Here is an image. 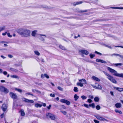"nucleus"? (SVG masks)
<instances>
[{
    "mask_svg": "<svg viewBox=\"0 0 123 123\" xmlns=\"http://www.w3.org/2000/svg\"><path fill=\"white\" fill-rule=\"evenodd\" d=\"M17 32L22 37H28L31 34L30 31L26 29H20L18 30Z\"/></svg>",
    "mask_w": 123,
    "mask_h": 123,
    "instance_id": "1",
    "label": "nucleus"
},
{
    "mask_svg": "<svg viewBox=\"0 0 123 123\" xmlns=\"http://www.w3.org/2000/svg\"><path fill=\"white\" fill-rule=\"evenodd\" d=\"M107 69L110 72L113 73V74L114 75L117 76L118 73H117L116 71L109 67H107Z\"/></svg>",
    "mask_w": 123,
    "mask_h": 123,
    "instance_id": "2",
    "label": "nucleus"
},
{
    "mask_svg": "<svg viewBox=\"0 0 123 123\" xmlns=\"http://www.w3.org/2000/svg\"><path fill=\"white\" fill-rule=\"evenodd\" d=\"M0 91L4 92L5 94H7L9 92L8 89L3 86H1L0 87Z\"/></svg>",
    "mask_w": 123,
    "mask_h": 123,
    "instance_id": "3",
    "label": "nucleus"
},
{
    "mask_svg": "<svg viewBox=\"0 0 123 123\" xmlns=\"http://www.w3.org/2000/svg\"><path fill=\"white\" fill-rule=\"evenodd\" d=\"M46 117L48 118H50L51 120H54L55 118L54 115L51 114L50 113H48L46 114Z\"/></svg>",
    "mask_w": 123,
    "mask_h": 123,
    "instance_id": "4",
    "label": "nucleus"
},
{
    "mask_svg": "<svg viewBox=\"0 0 123 123\" xmlns=\"http://www.w3.org/2000/svg\"><path fill=\"white\" fill-rule=\"evenodd\" d=\"M9 95L11 98L14 99H17L18 98V96L16 93H14L12 92H10L9 93Z\"/></svg>",
    "mask_w": 123,
    "mask_h": 123,
    "instance_id": "5",
    "label": "nucleus"
},
{
    "mask_svg": "<svg viewBox=\"0 0 123 123\" xmlns=\"http://www.w3.org/2000/svg\"><path fill=\"white\" fill-rule=\"evenodd\" d=\"M60 101L61 102L66 103L67 105H69L70 104V102L68 100L63 99H61L60 100Z\"/></svg>",
    "mask_w": 123,
    "mask_h": 123,
    "instance_id": "6",
    "label": "nucleus"
},
{
    "mask_svg": "<svg viewBox=\"0 0 123 123\" xmlns=\"http://www.w3.org/2000/svg\"><path fill=\"white\" fill-rule=\"evenodd\" d=\"M22 99L24 101L26 102L31 103H33L34 102V101L32 100H29L24 98H22Z\"/></svg>",
    "mask_w": 123,
    "mask_h": 123,
    "instance_id": "7",
    "label": "nucleus"
},
{
    "mask_svg": "<svg viewBox=\"0 0 123 123\" xmlns=\"http://www.w3.org/2000/svg\"><path fill=\"white\" fill-rule=\"evenodd\" d=\"M7 108V106L5 104H3L1 106V109L4 112L6 111Z\"/></svg>",
    "mask_w": 123,
    "mask_h": 123,
    "instance_id": "8",
    "label": "nucleus"
},
{
    "mask_svg": "<svg viewBox=\"0 0 123 123\" xmlns=\"http://www.w3.org/2000/svg\"><path fill=\"white\" fill-rule=\"evenodd\" d=\"M108 79L113 83L115 84H116L117 83V81L113 77L111 76Z\"/></svg>",
    "mask_w": 123,
    "mask_h": 123,
    "instance_id": "9",
    "label": "nucleus"
},
{
    "mask_svg": "<svg viewBox=\"0 0 123 123\" xmlns=\"http://www.w3.org/2000/svg\"><path fill=\"white\" fill-rule=\"evenodd\" d=\"M35 8H48V6L45 5H37L35 7Z\"/></svg>",
    "mask_w": 123,
    "mask_h": 123,
    "instance_id": "10",
    "label": "nucleus"
},
{
    "mask_svg": "<svg viewBox=\"0 0 123 123\" xmlns=\"http://www.w3.org/2000/svg\"><path fill=\"white\" fill-rule=\"evenodd\" d=\"M79 52L83 54L87 55L89 54V52L85 50L81 49L79 50Z\"/></svg>",
    "mask_w": 123,
    "mask_h": 123,
    "instance_id": "11",
    "label": "nucleus"
},
{
    "mask_svg": "<svg viewBox=\"0 0 123 123\" xmlns=\"http://www.w3.org/2000/svg\"><path fill=\"white\" fill-rule=\"evenodd\" d=\"M93 87L96 89L99 90H101L102 88V87L101 86L98 84H96V86H93Z\"/></svg>",
    "mask_w": 123,
    "mask_h": 123,
    "instance_id": "12",
    "label": "nucleus"
},
{
    "mask_svg": "<svg viewBox=\"0 0 123 123\" xmlns=\"http://www.w3.org/2000/svg\"><path fill=\"white\" fill-rule=\"evenodd\" d=\"M123 65V64L122 63H113L112 64V66H115L117 67H119L118 66H122Z\"/></svg>",
    "mask_w": 123,
    "mask_h": 123,
    "instance_id": "13",
    "label": "nucleus"
},
{
    "mask_svg": "<svg viewBox=\"0 0 123 123\" xmlns=\"http://www.w3.org/2000/svg\"><path fill=\"white\" fill-rule=\"evenodd\" d=\"M83 3V2L82 1L77 2H74L73 3V4L74 6H75L77 5L80 4H82Z\"/></svg>",
    "mask_w": 123,
    "mask_h": 123,
    "instance_id": "14",
    "label": "nucleus"
},
{
    "mask_svg": "<svg viewBox=\"0 0 123 123\" xmlns=\"http://www.w3.org/2000/svg\"><path fill=\"white\" fill-rule=\"evenodd\" d=\"M79 81L80 82H82L83 84H86V80L84 79H80L79 80Z\"/></svg>",
    "mask_w": 123,
    "mask_h": 123,
    "instance_id": "15",
    "label": "nucleus"
},
{
    "mask_svg": "<svg viewBox=\"0 0 123 123\" xmlns=\"http://www.w3.org/2000/svg\"><path fill=\"white\" fill-rule=\"evenodd\" d=\"M104 55L105 56H118V55H119V54H104Z\"/></svg>",
    "mask_w": 123,
    "mask_h": 123,
    "instance_id": "16",
    "label": "nucleus"
},
{
    "mask_svg": "<svg viewBox=\"0 0 123 123\" xmlns=\"http://www.w3.org/2000/svg\"><path fill=\"white\" fill-rule=\"evenodd\" d=\"M115 89H116L119 91L121 92L123 90V88H119L117 87H114Z\"/></svg>",
    "mask_w": 123,
    "mask_h": 123,
    "instance_id": "17",
    "label": "nucleus"
},
{
    "mask_svg": "<svg viewBox=\"0 0 123 123\" xmlns=\"http://www.w3.org/2000/svg\"><path fill=\"white\" fill-rule=\"evenodd\" d=\"M115 105L117 108H120L121 107V105L120 103H117L115 104Z\"/></svg>",
    "mask_w": 123,
    "mask_h": 123,
    "instance_id": "18",
    "label": "nucleus"
},
{
    "mask_svg": "<svg viewBox=\"0 0 123 123\" xmlns=\"http://www.w3.org/2000/svg\"><path fill=\"white\" fill-rule=\"evenodd\" d=\"M92 78L93 80L97 81H99L100 80L99 79L95 76H93L92 77Z\"/></svg>",
    "mask_w": 123,
    "mask_h": 123,
    "instance_id": "19",
    "label": "nucleus"
},
{
    "mask_svg": "<svg viewBox=\"0 0 123 123\" xmlns=\"http://www.w3.org/2000/svg\"><path fill=\"white\" fill-rule=\"evenodd\" d=\"M37 30H35L33 31L32 32V36L34 37L35 36L36 33L37 32Z\"/></svg>",
    "mask_w": 123,
    "mask_h": 123,
    "instance_id": "20",
    "label": "nucleus"
},
{
    "mask_svg": "<svg viewBox=\"0 0 123 123\" xmlns=\"http://www.w3.org/2000/svg\"><path fill=\"white\" fill-rule=\"evenodd\" d=\"M5 26H0V32L4 30L5 28Z\"/></svg>",
    "mask_w": 123,
    "mask_h": 123,
    "instance_id": "21",
    "label": "nucleus"
},
{
    "mask_svg": "<svg viewBox=\"0 0 123 123\" xmlns=\"http://www.w3.org/2000/svg\"><path fill=\"white\" fill-rule=\"evenodd\" d=\"M83 84L81 82H78L77 84V85L78 86H80V87H82L83 86Z\"/></svg>",
    "mask_w": 123,
    "mask_h": 123,
    "instance_id": "22",
    "label": "nucleus"
},
{
    "mask_svg": "<svg viewBox=\"0 0 123 123\" xmlns=\"http://www.w3.org/2000/svg\"><path fill=\"white\" fill-rule=\"evenodd\" d=\"M103 72L104 73V74L105 75H106L107 76V78L108 79L111 76V75L107 73L105 71H103Z\"/></svg>",
    "mask_w": 123,
    "mask_h": 123,
    "instance_id": "23",
    "label": "nucleus"
},
{
    "mask_svg": "<svg viewBox=\"0 0 123 123\" xmlns=\"http://www.w3.org/2000/svg\"><path fill=\"white\" fill-rule=\"evenodd\" d=\"M42 106V105L38 103L36 104L35 105V107L37 108H38V107H41Z\"/></svg>",
    "mask_w": 123,
    "mask_h": 123,
    "instance_id": "24",
    "label": "nucleus"
},
{
    "mask_svg": "<svg viewBox=\"0 0 123 123\" xmlns=\"http://www.w3.org/2000/svg\"><path fill=\"white\" fill-rule=\"evenodd\" d=\"M32 92H35V91L39 93L40 94L41 93V92L40 91H38L37 90L32 89Z\"/></svg>",
    "mask_w": 123,
    "mask_h": 123,
    "instance_id": "25",
    "label": "nucleus"
},
{
    "mask_svg": "<svg viewBox=\"0 0 123 123\" xmlns=\"http://www.w3.org/2000/svg\"><path fill=\"white\" fill-rule=\"evenodd\" d=\"M74 98L75 99V100L76 101L79 98V96L77 94H75L74 96Z\"/></svg>",
    "mask_w": 123,
    "mask_h": 123,
    "instance_id": "26",
    "label": "nucleus"
},
{
    "mask_svg": "<svg viewBox=\"0 0 123 123\" xmlns=\"http://www.w3.org/2000/svg\"><path fill=\"white\" fill-rule=\"evenodd\" d=\"M10 70L12 71H13V72H18V70L16 69H15L13 68H10Z\"/></svg>",
    "mask_w": 123,
    "mask_h": 123,
    "instance_id": "27",
    "label": "nucleus"
},
{
    "mask_svg": "<svg viewBox=\"0 0 123 123\" xmlns=\"http://www.w3.org/2000/svg\"><path fill=\"white\" fill-rule=\"evenodd\" d=\"M99 120H100V121H108V120H107V119L101 117H100V118H99Z\"/></svg>",
    "mask_w": 123,
    "mask_h": 123,
    "instance_id": "28",
    "label": "nucleus"
},
{
    "mask_svg": "<svg viewBox=\"0 0 123 123\" xmlns=\"http://www.w3.org/2000/svg\"><path fill=\"white\" fill-rule=\"evenodd\" d=\"M21 114V115L24 116L25 115V113L24 111L23 110H20Z\"/></svg>",
    "mask_w": 123,
    "mask_h": 123,
    "instance_id": "29",
    "label": "nucleus"
},
{
    "mask_svg": "<svg viewBox=\"0 0 123 123\" xmlns=\"http://www.w3.org/2000/svg\"><path fill=\"white\" fill-rule=\"evenodd\" d=\"M99 100V98L98 97H96L94 98V100L96 102H98Z\"/></svg>",
    "mask_w": 123,
    "mask_h": 123,
    "instance_id": "30",
    "label": "nucleus"
},
{
    "mask_svg": "<svg viewBox=\"0 0 123 123\" xmlns=\"http://www.w3.org/2000/svg\"><path fill=\"white\" fill-rule=\"evenodd\" d=\"M89 105L90 107H92L93 108H94L95 107V104L94 103L90 104Z\"/></svg>",
    "mask_w": 123,
    "mask_h": 123,
    "instance_id": "31",
    "label": "nucleus"
},
{
    "mask_svg": "<svg viewBox=\"0 0 123 123\" xmlns=\"http://www.w3.org/2000/svg\"><path fill=\"white\" fill-rule=\"evenodd\" d=\"M15 89L16 91H18V92L20 93H22V91L21 89H19L16 88H15Z\"/></svg>",
    "mask_w": 123,
    "mask_h": 123,
    "instance_id": "32",
    "label": "nucleus"
},
{
    "mask_svg": "<svg viewBox=\"0 0 123 123\" xmlns=\"http://www.w3.org/2000/svg\"><path fill=\"white\" fill-rule=\"evenodd\" d=\"M115 111L116 113H119L120 114H122V112L121 111H119L117 109H115Z\"/></svg>",
    "mask_w": 123,
    "mask_h": 123,
    "instance_id": "33",
    "label": "nucleus"
},
{
    "mask_svg": "<svg viewBox=\"0 0 123 123\" xmlns=\"http://www.w3.org/2000/svg\"><path fill=\"white\" fill-rule=\"evenodd\" d=\"M117 77L123 78V74H118V75H117Z\"/></svg>",
    "mask_w": 123,
    "mask_h": 123,
    "instance_id": "34",
    "label": "nucleus"
},
{
    "mask_svg": "<svg viewBox=\"0 0 123 123\" xmlns=\"http://www.w3.org/2000/svg\"><path fill=\"white\" fill-rule=\"evenodd\" d=\"M105 21V20L103 19H97L94 20L95 22L103 21Z\"/></svg>",
    "mask_w": 123,
    "mask_h": 123,
    "instance_id": "35",
    "label": "nucleus"
},
{
    "mask_svg": "<svg viewBox=\"0 0 123 123\" xmlns=\"http://www.w3.org/2000/svg\"><path fill=\"white\" fill-rule=\"evenodd\" d=\"M110 8L112 9H123V7H111Z\"/></svg>",
    "mask_w": 123,
    "mask_h": 123,
    "instance_id": "36",
    "label": "nucleus"
},
{
    "mask_svg": "<svg viewBox=\"0 0 123 123\" xmlns=\"http://www.w3.org/2000/svg\"><path fill=\"white\" fill-rule=\"evenodd\" d=\"M35 54L37 55H40V53L37 51H34Z\"/></svg>",
    "mask_w": 123,
    "mask_h": 123,
    "instance_id": "37",
    "label": "nucleus"
},
{
    "mask_svg": "<svg viewBox=\"0 0 123 123\" xmlns=\"http://www.w3.org/2000/svg\"><path fill=\"white\" fill-rule=\"evenodd\" d=\"M74 91L75 92H77L78 91V88L77 87H74Z\"/></svg>",
    "mask_w": 123,
    "mask_h": 123,
    "instance_id": "38",
    "label": "nucleus"
},
{
    "mask_svg": "<svg viewBox=\"0 0 123 123\" xmlns=\"http://www.w3.org/2000/svg\"><path fill=\"white\" fill-rule=\"evenodd\" d=\"M59 47L60 49H62V50H64L65 49V48L64 47L61 45H60Z\"/></svg>",
    "mask_w": 123,
    "mask_h": 123,
    "instance_id": "39",
    "label": "nucleus"
},
{
    "mask_svg": "<svg viewBox=\"0 0 123 123\" xmlns=\"http://www.w3.org/2000/svg\"><path fill=\"white\" fill-rule=\"evenodd\" d=\"M89 56H90L91 58L92 59L95 56V55L94 54H90L89 55Z\"/></svg>",
    "mask_w": 123,
    "mask_h": 123,
    "instance_id": "40",
    "label": "nucleus"
},
{
    "mask_svg": "<svg viewBox=\"0 0 123 123\" xmlns=\"http://www.w3.org/2000/svg\"><path fill=\"white\" fill-rule=\"evenodd\" d=\"M94 116L98 120H99V118H100V117H101V116L98 115H95Z\"/></svg>",
    "mask_w": 123,
    "mask_h": 123,
    "instance_id": "41",
    "label": "nucleus"
},
{
    "mask_svg": "<svg viewBox=\"0 0 123 123\" xmlns=\"http://www.w3.org/2000/svg\"><path fill=\"white\" fill-rule=\"evenodd\" d=\"M11 77L12 78H18V76L16 75H11Z\"/></svg>",
    "mask_w": 123,
    "mask_h": 123,
    "instance_id": "42",
    "label": "nucleus"
},
{
    "mask_svg": "<svg viewBox=\"0 0 123 123\" xmlns=\"http://www.w3.org/2000/svg\"><path fill=\"white\" fill-rule=\"evenodd\" d=\"M81 97L83 100L86 99L87 98V97L84 95L82 96Z\"/></svg>",
    "mask_w": 123,
    "mask_h": 123,
    "instance_id": "43",
    "label": "nucleus"
},
{
    "mask_svg": "<svg viewBox=\"0 0 123 123\" xmlns=\"http://www.w3.org/2000/svg\"><path fill=\"white\" fill-rule=\"evenodd\" d=\"M96 109L98 110L100 109V106L99 105H97L96 107Z\"/></svg>",
    "mask_w": 123,
    "mask_h": 123,
    "instance_id": "44",
    "label": "nucleus"
},
{
    "mask_svg": "<svg viewBox=\"0 0 123 123\" xmlns=\"http://www.w3.org/2000/svg\"><path fill=\"white\" fill-rule=\"evenodd\" d=\"M87 12V10H80L79 11V12Z\"/></svg>",
    "mask_w": 123,
    "mask_h": 123,
    "instance_id": "45",
    "label": "nucleus"
},
{
    "mask_svg": "<svg viewBox=\"0 0 123 123\" xmlns=\"http://www.w3.org/2000/svg\"><path fill=\"white\" fill-rule=\"evenodd\" d=\"M98 0H93L92 1L93 3H94L95 4H97V2Z\"/></svg>",
    "mask_w": 123,
    "mask_h": 123,
    "instance_id": "46",
    "label": "nucleus"
},
{
    "mask_svg": "<svg viewBox=\"0 0 123 123\" xmlns=\"http://www.w3.org/2000/svg\"><path fill=\"white\" fill-rule=\"evenodd\" d=\"M100 62H101L102 63H106V62L105 61L101 59Z\"/></svg>",
    "mask_w": 123,
    "mask_h": 123,
    "instance_id": "47",
    "label": "nucleus"
},
{
    "mask_svg": "<svg viewBox=\"0 0 123 123\" xmlns=\"http://www.w3.org/2000/svg\"><path fill=\"white\" fill-rule=\"evenodd\" d=\"M95 53L100 55H101L102 54L100 53L99 52L96 51H95Z\"/></svg>",
    "mask_w": 123,
    "mask_h": 123,
    "instance_id": "48",
    "label": "nucleus"
},
{
    "mask_svg": "<svg viewBox=\"0 0 123 123\" xmlns=\"http://www.w3.org/2000/svg\"><path fill=\"white\" fill-rule=\"evenodd\" d=\"M57 88L58 89L61 91H62L63 90V89L60 86L58 87Z\"/></svg>",
    "mask_w": 123,
    "mask_h": 123,
    "instance_id": "49",
    "label": "nucleus"
},
{
    "mask_svg": "<svg viewBox=\"0 0 123 123\" xmlns=\"http://www.w3.org/2000/svg\"><path fill=\"white\" fill-rule=\"evenodd\" d=\"M27 94L28 95H31L32 96H34V95L32 94H31L30 92H28L26 93H25V95Z\"/></svg>",
    "mask_w": 123,
    "mask_h": 123,
    "instance_id": "50",
    "label": "nucleus"
},
{
    "mask_svg": "<svg viewBox=\"0 0 123 123\" xmlns=\"http://www.w3.org/2000/svg\"><path fill=\"white\" fill-rule=\"evenodd\" d=\"M50 96L51 97H54L55 96V95L54 94L51 93L50 94Z\"/></svg>",
    "mask_w": 123,
    "mask_h": 123,
    "instance_id": "51",
    "label": "nucleus"
},
{
    "mask_svg": "<svg viewBox=\"0 0 123 123\" xmlns=\"http://www.w3.org/2000/svg\"><path fill=\"white\" fill-rule=\"evenodd\" d=\"M61 112L64 115H66L67 114V112L65 111H61Z\"/></svg>",
    "mask_w": 123,
    "mask_h": 123,
    "instance_id": "52",
    "label": "nucleus"
},
{
    "mask_svg": "<svg viewBox=\"0 0 123 123\" xmlns=\"http://www.w3.org/2000/svg\"><path fill=\"white\" fill-rule=\"evenodd\" d=\"M101 59H96V61L97 62H100Z\"/></svg>",
    "mask_w": 123,
    "mask_h": 123,
    "instance_id": "53",
    "label": "nucleus"
},
{
    "mask_svg": "<svg viewBox=\"0 0 123 123\" xmlns=\"http://www.w3.org/2000/svg\"><path fill=\"white\" fill-rule=\"evenodd\" d=\"M45 76L47 79H49V76L46 74H45Z\"/></svg>",
    "mask_w": 123,
    "mask_h": 123,
    "instance_id": "54",
    "label": "nucleus"
},
{
    "mask_svg": "<svg viewBox=\"0 0 123 123\" xmlns=\"http://www.w3.org/2000/svg\"><path fill=\"white\" fill-rule=\"evenodd\" d=\"M87 101L89 103H92V100L90 99H88L87 100Z\"/></svg>",
    "mask_w": 123,
    "mask_h": 123,
    "instance_id": "55",
    "label": "nucleus"
},
{
    "mask_svg": "<svg viewBox=\"0 0 123 123\" xmlns=\"http://www.w3.org/2000/svg\"><path fill=\"white\" fill-rule=\"evenodd\" d=\"M41 77L42 78H44L45 77V74H42L41 75Z\"/></svg>",
    "mask_w": 123,
    "mask_h": 123,
    "instance_id": "56",
    "label": "nucleus"
},
{
    "mask_svg": "<svg viewBox=\"0 0 123 123\" xmlns=\"http://www.w3.org/2000/svg\"><path fill=\"white\" fill-rule=\"evenodd\" d=\"M3 74L5 75H6L7 74V72L6 71H4L3 72Z\"/></svg>",
    "mask_w": 123,
    "mask_h": 123,
    "instance_id": "57",
    "label": "nucleus"
},
{
    "mask_svg": "<svg viewBox=\"0 0 123 123\" xmlns=\"http://www.w3.org/2000/svg\"><path fill=\"white\" fill-rule=\"evenodd\" d=\"M93 120L94 122L95 123H99V121H98L94 119Z\"/></svg>",
    "mask_w": 123,
    "mask_h": 123,
    "instance_id": "58",
    "label": "nucleus"
},
{
    "mask_svg": "<svg viewBox=\"0 0 123 123\" xmlns=\"http://www.w3.org/2000/svg\"><path fill=\"white\" fill-rule=\"evenodd\" d=\"M7 35L9 37H12V35H10V33H7Z\"/></svg>",
    "mask_w": 123,
    "mask_h": 123,
    "instance_id": "59",
    "label": "nucleus"
},
{
    "mask_svg": "<svg viewBox=\"0 0 123 123\" xmlns=\"http://www.w3.org/2000/svg\"><path fill=\"white\" fill-rule=\"evenodd\" d=\"M40 40L43 41H44L45 39H44L43 37H41L40 38Z\"/></svg>",
    "mask_w": 123,
    "mask_h": 123,
    "instance_id": "60",
    "label": "nucleus"
},
{
    "mask_svg": "<svg viewBox=\"0 0 123 123\" xmlns=\"http://www.w3.org/2000/svg\"><path fill=\"white\" fill-rule=\"evenodd\" d=\"M84 105L85 107H86L87 108H89L88 106V105H87L86 104H84Z\"/></svg>",
    "mask_w": 123,
    "mask_h": 123,
    "instance_id": "61",
    "label": "nucleus"
},
{
    "mask_svg": "<svg viewBox=\"0 0 123 123\" xmlns=\"http://www.w3.org/2000/svg\"><path fill=\"white\" fill-rule=\"evenodd\" d=\"M51 105H49V106H47V107L48 109H50L51 107Z\"/></svg>",
    "mask_w": 123,
    "mask_h": 123,
    "instance_id": "62",
    "label": "nucleus"
},
{
    "mask_svg": "<svg viewBox=\"0 0 123 123\" xmlns=\"http://www.w3.org/2000/svg\"><path fill=\"white\" fill-rule=\"evenodd\" d=\"M110 93L111 95L113 96H114L113 92L112 91H111L110 92Z\"/></svg>",
    "mask_w": 123,
    "mask_h": 123,
    "instance_id": "63",
    "label": "nucleus"
},
{
    "mask_svg": "<svg viewBox=\"0 0 123 123\" xmlns=\"http://www.w3.org/2000/svg\"><path fill=\"white\" fill-rule=\"evenodd\" d=\"M8 56L9 57L11 58H12L13 57V56L11 55H8Z\"/></svg>",
    "mask_w": 123,
    "mask_h": 123,
    "instance_id": "64",
    "label": "nucleus"
}]
</instances>
